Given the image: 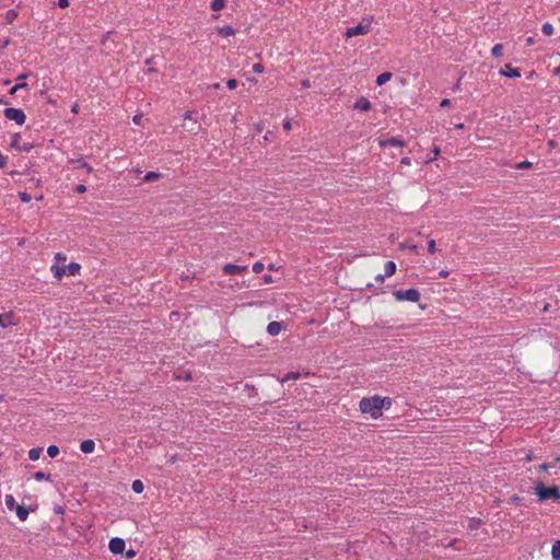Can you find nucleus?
Listing matches in <instances>:
<instances>
[{
    "label": "nucleus",
    "mask_w": 560,
    "mask_h": 560,
    "mask_svg": "<svg viewBox=\"0 0 560 560\" xmlns=\"http://www.w3.org/2000/svg\"><path fill=\"white\" fill-rule=\"evenodd\" d=\"M390 406L392 398L381 397L378 395L364 397L359 404L361 412L371 415L373 419H378L382 416L383 409H389Z\"/></svg>",
    "instance_id": "1"
},
{
    "label": "nucleus",
    "mask_w": 560,
    "mask_h": 560,
    "mask_svg": "<svg viewBox=\"0 0 560 560\" xmlns=\"http://www.w3.org/2000/svg\"><path fill=\"white\" fill-rule=\"evenodd\" d=\"M534 493L538 497L539 501H546L552 499L553 501H560V491L553 487H545L541 481H537L534 488Z\"/></svg>",
    "instance_id": "2"
},
{
    "label": "nucleus",
    "mask_w": 560,
    "mask_h": 560,
    "mask_svg": "<svg viewBox=\"0 0 560 560\" xmlns=\"http://www.w3.org/2000/svg\"><path fill=\"white\" fill-rule=\"evenodd\" d=\"M81 266L78 262H70L67 266H58L52 265L51 266V272L54 273V277L58 280H61V278L67 276H77L80 273Z\"/></svg>",
    "instance_id": "3"
},
{
    "label": "nucleus",
    "mask_w": 560,
    "mask_h": 560,
    "mask_svg": "<svg viewBox=\"0 0 560 560\" xmlns=\"http://www.w3.org/2000/svg\"><path fill=\"white\" fill-rule=\"evenodd\" d=\"M393 295L395 298L396 301L398 302H401V301H409V302H418L420 300V292L419 290L415 289V288H410L408 290H395L393 292Z\"/></svg>",
    "instance_id": "4"
},
{
    "label": "nucleus",
    "mask_w": 560,
    "mask_h": 560,
    "mask_svg": "<svg viewBox=\"0 0 560 560\" xmlns=\"http://www.w3.org/2000/svg\"><path fill=\"white\" fill-rule=\"evenodd\" d=\"M371 31V21H366L363 19L359 24L355 26L348 27L345 36L347 38H351L358 35H365Z\"/></svg>",
    "instance_id": "5"
},
{
    "label": "nucleus",
    "mask_w": 560,
    "mask_h": 560,
    "mask_svg": "<svg viewBox=\"0 0 560 560\" xmlns=\"http://www.w3.org/2000/svg\"><path fill=\"white\" fill-rule=\"evenodd\" d=\"M3 115L7 119L15 121L18 125H24L26 120L25 113L20 108L8 107L3 110Z\"/></svg>",
    "instance_id": "6"
},
{
    "label": "nucleus",
    "mask_w": 560,
    "mask_h": 560,
    "mask_svg": "<svg viewBox=\"0 0 560 560\" xmlns=\"http://www.w3.org/2000/svg\"><path fill=\"white\" fill-rule=\"evenodd\" d=\"M126 542L122 538L114 537L109 540L108 548L112 553L120 555L124 552Z\"/></svg>",
    "instance_id": "7"
},
{
    "label": "nucleus",
    "mask_w": 560,
    "mask_h": 560,
    "mask_svg": "<svg viewBox=\"0 0 560 560\" xmlns=\"http://www.w3.org/2000/svg\"><path fill=\"white\" fill-rule=\"evenodd\" d=\"M247 270V266H240L234 264H225L223 266V272L224 275L232 276V275H240Z\"/></svg>",
    "instance_id": "8"
},
{
    "label": "nucleus",
    "mask_w": 560,
    "mask_h": 560,
    "mask_svg": "<svg viewBox=\"0 0 560 560\" xmlns=\"http://www.w3.org/2000/svg\"><path fill=\"white\" fill-rule=\"evenodd\" d=\"M499 73L506 78H520L521 77L520 68H513L510 63H506L503 68H501Z\"/></svg>",
    "instance_id": "9"
},
{
    "label": "nucleus",
    "mask_w": 560,
    "mask_h": 560,
    "mask_svg": "<svg viewBox=\"0 0 560 560\" xmlns=\"http://www.w3.org/2000/svg\"><path fill=\"white\" fill-rule=\"evenodd\" d=\"M28 77V73H22L20 74L16 80L19 81L14 86L11 88L10 94H15L19 90L25 89L27 86V83L24 82V80Z\"/></svg>",
    "instance_id": "10"
},
{
    "label": "nucleus",
    "mask_w": 560,
    "mask_h": 560,
    "mask_svg": "<svg viewBox=\"0 0 560 560\" xmlns=\"http://www.w3.org/2000/svg\"><path fill=\"white\" fill-rule=\"evenodd\" d=\"M388 145H390V147H404L405 145V141H402V140L398 139V138H395V137H392V138H388V139L380 141V147L386 148Z\"/></svg>",
    "instance_id": "11"
},
{
    "label": "nucleus",
    "mask_w": 560,
    "mask_h": 560,
    "mask_svg": "<svg viewBox=\"0 0 560 560\" xmlns=\"http://www.w3.org/2000/svg\"><path fill=\"white\" fill-rule=\"evenodd\" d=\"M282 328H283L282 322H270L267 326V332L270 336H277L280 334Z\"/></svg>",
    "instance_id": "12"
},
{
    "label": "nucleus",
    "mask_w": 560,
    "mask_h": 560,
    "mask_svg": "<svg viewBox=\"0 0 560 560\" xmlns=\"http://www.w3.org/2000/svg\"><path fill=\"white\" fill-rule=\"evenodd\" d=\"M69 163L75 164L77 168L85 170L86 173L93 172V167L89 163L84 162L82 158L71 159V160H69Z\"/></svg>",
    "instance_id": "13"
},
{
    "label": "nucleus",
    "mask_w": 560,
    "mask_h": 560,
    "mask_svg": "<svg viewBox=\"0 0 560 560\" xmlns=\"http://www.w3.org/2000/svg\"><path fill=\"white\" fill-rule=\"evenodd\" d=\"M94 448H95V442L91 439H86V440L82 441L80 444L81 452H83L85 454L92 453L94 451Z\"/></svg>",
    "instance_id": "14"
},
{
    "label": "nucleus",
    "mask_w": 560,
    "mask_h": 560,
    "mask_svg": "<svg viewBox=\"0 0 560 560\" xmlns=\"http://www.w3.org/2000/svg\"><path fill=\"white\" fill-rule=\"evenodd\" d=\"M32 510L33 509H31V508H26L24 505H19L15 509L16 516L19 517L20 521L24 522L27 520L30 511H32Z\"/></svg>",
    "instance_id": "15"
},
{
    "label": "nucleus",
    "mask_w": 560,
    "mask_h": 560,
    "mask_svg": "<svg viewBox=\"0 0 560 560\" xmlns=\"http://www.w3.org/2000/svg\"><path fill=\"white\" fill-rule=\"evenodd\" d=\"M354 108L363 110V112L370 110L371 109V102L368 98H365V97H361V98H359L355 102Z\"/></svg>",
    "instance_id": "16"
},
{
    "label": "nucleus",
    "mask_w": 560,
    "mask_h": 560,
    "mask_svg": "<svg viewBox=\"0 0 560 560\" xmlns=\"http://www.w3.org/2000/svg\"><path fill=\"white\" fill-rule=\"evenodd\" d=\"M217 32L221 37H229L235 34V30L230 25L218 27Z\"/></svg>",
    "instance_id": "17"
},
{
    "label": "nucleus",
    "mask_w": 560,
    "mask_h": 560,
    "mask_svg": "<svg viewBox=\"0 0 560 560\" xmlns=\"http://www.w3.org/2000/svg\"><path fill=\"white\" fill-rule=\"evenodd\" d=\"M396 272V264L393 260H388L384 265V276L392 277Z\"/></svg>",
    "instance_id": "18"
},
{
    "label": "nucleus",
    "mask_w": 560,
    "mask_h": 560,
    "mask_svg": "<svg viewBox=\"0 0 560 560\" xmlns=\"http://www.w3.org/2000/svg\"><path fill=\"white\" fill-rule=\"evenodd\" d=\"M4 503L9 511H15L16 506H19V504L16 503V501L12 494L5 495Z\"/></svg>",
    "instance_id": "19"
},
{
    "label": "nucleus",
    "mask_w": 560,
    "mask_h": 560,
    "mask_svg": "<svg viewBox=\"0 0 560 560\" xmlns=\"http://www.w3.org/2000/svg\"><path fill=\"white\" fill-rule=\"evenodd\" d=\"M12 325V313H5L0 315V326L8 327Z\"/></svg>",
    "instance_id": "20"
},
{
    "label": "nucleus",
    "mask_w": 560,
    "mask_h": 560,
    "mask_svg": "<svg viewBox=\"0 0 560 560\" xmlns=\"http://www.w3.org/2000/svg\"><path fill=\"white\" fill-rule=\"evenodd\" d=\"M560 462V457H556L555 460L552 463H545V464H541L537 467V470L539 472H545V471H548L549 468L551 467H556L557 463Z\"/></svg>",
    "instance_id": "21"
},
{
    "label": "nucleus",
    "mask_w": 560,
    "mask_h": 560,
    "mask_svg": "<svg viewBox=\"0 0 560 560\" xmlns=\"http://www.w3.org/2000/svg\"><path fill=\"white\" fill-rule=\"evenodd\" d=\"M392 75L393 74L390 72H383V73L378 74L376 78V84L377 85L385 84L386 82H388L392 79Z\"/></svg>",
    "instance_id": "22"
},
{
    "label": "nucleus",
    "mask_w": 560,
    "mask_h": 560,
    "mask_svg": "<svg viewBox=\"0 0 560 560\" xmlns=\"http://www.w3.org/2000/svg\"><path fill=\"white\" fill-rule=\"evenodd\" d=\"M42 452H43L42 447H33L28 451V458L31 460H37V459H39Z\"/></svg>",
    "instance_id": "23"
},
{
    "label": "nucleus",
    "mask_w": 560,
    "mask_h": 560,
    "mask_svg": "<svg viewBox=\"0 0 560 560\" xmlns=\"http://www.w3.org/2000/svg\"><path fill=\"white\" fill-rule=\"evenodd\" d=\"M226 4V0H212L210 3V9L212 11H220L222 10Z\"/></svg>",
    "instance_id": "24"
},
{
    "label": "nucleus",
    "mask_w": 560,
    "mask_h": 560,
    "mask_svg": "<svg viewBox=\"0 0 560 560\" xmlns=\"http://www.w3.org/2000/svg\"><path fill=\"white\" fill-rule=\"evenodd\" d=\"M19 13L14 9H10L4 14V20L8 24L12 23L16 18Z\"/></svg>",
    "instance_id": "25"
},
{
    "label": "nucleus",
    "mask_w": 560,
    "mask_h": 560,
    "mask_svg": "<svg viewBox=\"0 0 560 560\" xmlns=\"http://www.w3.org/2000/svg\"><path fill=\"white\" fill-rule=\"evenodd\" d=\"M482 524V521L480 518H477V517H471L469 521H468V526L467 528L469 530H475L477 528H479V526Z\"/></svg>",
    "instance_id": "26"
},
{
    "label": "nucleus",
    "mask_w": 560,
    "mask_h": 560,
    "mask_svg": "<svg viewBox=\"0 0 560 560\" xmlns=\"http://www.w3.org/2000/svg\"><path fill=\"white\" fill-rule=\"evenodd\" d=\"M34 479L37 480V481H42V480H48V481H51V475L48 474V472H44V471H36L34 475H33Z\"/></svg>",
    "instance_id": "27"
},
{
    "label": "nucleus",
    "mask_w": 560,
    "mask_h": 560,
    "mask_svg": "<svg viewBox=\"0 0 560 560\" xmlns=\"http://www.w3.org/2000/svg\"><path fill=\"white\" fill-rule=\"evenodd\" d=\"M551 556L553 560H560V540L552 545Z\"/></svg>",
    "instance_id": "28"
},
{
    "label": "nucleus",
    "mask_w": 560,
    "mask_h": 560,
    "mask_svg": "<svg viewBox=\"0 0 560 560\" xmlns=\"http://www.w3.org/2000/svg\"><path fill=\"white\" fill-rule=\"evenodd\" d=\"M161 177H162V174L159 173V172H148L144 175L143 180L144 182H152V180L160 179Z\"/></svg>",
    "instance_id": "29"
},
{
    "label": "nucleus",
    "mask_w": 560,
    "mask_h": 560,
    "mask_svg": "<svg viewBox=\"0 0 560 560\" xmlns=\"http://www.w3.org/2000/svg\"><path fill=\"white\" fill-rule=\"evenodd\" d=\"M131 489L136 493H141L144 489L141 480L137 479L132 481Z\"/></svg>",
    "instance_id": "30"
},
{
    "label": "nucleus",
    "mask_w": 560,
    "mask_h": 560,
    "mask_svg": "<svg viewBox=\"0 0 560 560\" xmlns=\"http://www.w3.org/2000/svg\"><path fill=\"white\" fill-rule=\"evenodd\" d=\"M503 52V45L502 44H495L491 49V55L494 58L501 57Z\"/></svg>",
    "instance_id": "31"
},
{
    "label": "nucleus",
    "mask_w": 560,
    "mask_h": 560,
    "mask_svg": "<svg viewBox=\"0 0 560 560\" xmlns=\"http://www.w3.org/2000/svg\"><path fill=\"white\" fill-rule=\"evenodd\" d=\"M541 32L545 36H551L553 34V26L549 22H546L541 26Z\"/></svg>",
    "instance_id": "32"
},
{
    "label": "nucleus",
    "mask_w": 560,
    "mask_h": 560,
    "mask_svg": "<svg viewBox=\"0 0 560 560\" xmlns=\"http://www.w3.org/2000/svg\"><path fill=\"white\" fill-rule=\"evenodd\" d=\"M47 454L51 458L56 457L59 454V447L57 445H49L47 448Z\"/></svg>",
    "instance_id": "33"
},
{
    "label": "nucleus",
    "mask_w": 560,
    "mask_h": 560,
    "mask_svg": "<svg viewBox=\"0 0 560 560\" xmlns=\"http://www.w3.org/2000/svg\"><path fill=\"white\" fill-rule=\"evenodd\" d=\"M20 140H21V135L20 133H14L12 136V141H11V147L19 150L20 149Z\"/></svg>",
    "instance_id": "34"
},
{
    "label": "nucleus",
    "mask_w": 560,
    "mask_h": 560,
    "mask_svg": "<svg viewBox=\"0 0 560 560\" xmlns=\"http://www.w3.org/2000/svg\"><path fill=\"white\" fill-rule=\"evenodd\" d=\"M532 167V162L529 161H523L515 164L516 170H526Z\"/></svg>",
    "instance_id": "35"
},
{
    "label": "nucleus",
    "mask_w": 560,
    "mask_h": 560,
    "mask_svg": "<svg viewBox=\"0 0 560 560\" xmlns=\"http://www.w3.org/2000/svg\"><path fill=\"white\" fill-rule=\"evenodd\" d=\"M196 115H197L196 110H187L184 114V119H189V120H194V122H197Z\"/></svg>",
    "instance_id": "36"
},
{
    "label": "nucleus",
    "mask_w": 560,
    "mask_h": 560,
    "mask_svg": "<svg viewBox=\"0 0 560 560\" xmlns=\"http://www.w3.org/2000/svg\"><path fill=\"white\" fill-rule=\"evenodd\" d=\"M34 144L33 143H30V142H26V143H23L20 145V149L19 151H22V152H30L31 150L34 149Z\"/></svg>",
    "instance_id": "37"
},
{
    "label": "nucleus",
    "mask_w": 560,
    "mask_h": 560,
    "mask_svg": "<svg viewBox=\"0 0 560 560\" xmlns=\"http://www.w3.org/2000/svg\"><path fill=\"white\" fill-rule=\"evenodd\" d=\"M265 266L262 262L260 261H256L254 265H253V271L255 273H260L262 270H264Z\"/></svg>",
    "instance_id": "38"
},
{
    "label": "nucleus",
    "mask_w": 560,
    "mask_h": 560,
    "mask_svg": "<svg viewBox=\"0 0 560 560\" xmlns=\"http://www.w3.org/2000/svg\"><path fill=\"white\" fill-rule=\"evenodd\" d=\"M226 85H228L229 89L234 90V89L237 88L238 81L236 79H229L226 81Z\"/></svg>",
    "instance_id": "39"
},
{
    "label": "nucleus",
    "mask_w": 560,
    "mask_h": 560,
    "mask_svg": "<svg viewBox=\"0 0 560 560\" xmlns=\"http://www.w3.org/2000/svg\"><path fill=\"white\" fill-rule=\"evenodd\" d=\"M428 252H429L430 254H433V253H435V252H436V246H435V241H434V240H430V241L428 242Z\"/></svg>",
    "instance_id": "40"
},
{
    "label": "nucleus",
    "mask_w": 560,
    "mask_h": 560,
    "mask_svg": "<svg viewBox=\"0 0 560 560\" xmlns=\"http://www.w3.org/2000/svg\"><path fill=\"white\" fill-rule=\"evenodd\" d=\"M252 69L258 74L264 72V66L261 63H254Z\"/></svg>",
    "instance_id": "41"
},
{
    "label": "nucleus",
    "mask_w": 560,
    "mask_h": 560,
    "mask_svg": "<svg viewBox=\"0 0 560 560\" xmlns=\"http://www.w3.org/2000/svg\"><path fill=\"white\" fill-rule=\"evenodd\" d=\"M19 196L23 202H28L31 200V196L25 191L19 192Z\"/></svg>",
    "instance_id": "42"
},
{
    "label": "nucleus",
    "mask_w": 560,
    "mask_h": 560,
    "mask_svg": "<svg viewBox=\"0 0 560 560\" xmlns=\"http://www.w3.org/2000/svg\"><path fill=\"white\" fill-rule=\"evenodd\" d=\"M299 376H300V374H299V373H293V372H291V373H288V374L283 377V380H282V381H283V382H285V381H289V380H291V378L296 380Z\"/></svg>",
    "instance_id": "43"
},
{
    "label": "nucleus",
    "mask_w": 560,
    "mask_h": 560,
    "mask_svg": "<svg viewBox=\"0 0 560 560\" xmlns=\"http://www.w3.org/2000/svg\"><path fill=\"white\" fill-rule=\"evenodd\" d=\"M8 163V156L0 152V168H4Z\"/></svg>",
    "instance_id": "44"
},
{
    "label": "nucleus",
    "mask_w": 560,
    "mask_h": 560,
    "mask_svg": "<svg viewBox=\"0 0 560 560\" xmlns=\"http://www.w3.org/2000/svg\"><path fill=\"white\" fill-rule=\"evenodd\" d=\"M11 40L10 38H3V39H0V49H3L5 47H8L10 45Z\"/></svg>",
    "instance_id": "45"
},
{
    "label": "nucleus",
    "mask_w": 560,
    "mask_h": 560,
    "mask_svg": "<svg viewBox=\"0 0 560 560\" xmlns=\"http://www.w3.org/2000/svg\"><path fill=\"white\" fill-rule=\"evenodd\" d=\"M57 4L61 9L68 8L69 7V0H58Z\"/></svg>",
    "instance_id": "46"
},
{
    "label": "nucleus",
    "mask_w": 560,
    "mask_h": 560,
    "mask_svg": "<svg viewBox=\"0 0 560 560\" xmlns=\"http://www.w3.org/2000/svg\"><path fill=\"white\" fill-rule=\"evenodd\" d=\"M75 191H77L78 194H83V192H85V191H86V187H85V185H83V184L78 185V186L75 187Z\"/></svg>",
    "instance_id": "47"
},
{
    "label": "nucleus",
    "mask_w": 560,
    "mask_h": 560,
    "mask_svg": "<svg viewBox=\"0 0 560 560\" xmlns=\"http://www.w3.org/2000/svg\"><path fill=\"white\" fill-rule=\"evenodd\" d=\"M536 78H537V73H536V71H534V70L529 71V72L526 74V79H527V80H534V79H536Z\"/></svg>",
    "instance_id": "48"
},
{
    "label": "nucleus",
    "mask_w": 560,
    "mask_h": 560,
    "mask_svg": "<svg viewBox=\"0 0 560 560\" xmlns=\"http://www.w3.org/2000/svg\"><path fill=\"white\" fill-rule=\"evenodd\" d=\"M410 163H411V160H410V158H408V156H405V158H402V159L400 160V165H406V166H408V165H410Z\"/></svg>",
    "instance_id": "49"
},
{
    "label": "nucleus",
    "mask_w": 560,
    "mask_h": 560,
    "mask_svg": "<svg viewBox=\"0 0 560 560\" xmlns=\"http://www.w3.org/2000/svg\"><path fill=\"white\" fill-rule=\"evenodd\" d=\"M264 283H271L272 282V276L271 275H264L262 276Z\"/></svg>",
    "instance_id": "50"
},
{
    "label": "nucleus",
    "mask_w": 560,
    "mask_h": 560,
    "mask_svg": "<svg viewBox=\"0 0 560 560\" xmlns=\"http://www.w3.org/2000/svg\"><path fill=\"white\" fill-rule=\"evenodd\" d=\"M450 104H451V101L448 98H443L440 103V106L447 107V106H450Z\"/></svg>",
    "instance_id": "51"
},
{
    "label": "nucleus",
    "mask_w": 560,
    "mask_h": 560,
    "mask_svg": "<svg viewBox=\"0 0 560 560\" xmlns=\"http://www.w3.org/2000/svg\"><path fill=\"white\" fill-rule=\"evenodd\" d=\"M386 276H384V273H378L376 277H375V281L378 282V283H382L384 281Z\"/></svg>",
    "instance_id": "52"
},
{
    "label": "nucleus",
    "mask_w": 560,
    "mask_h": 560,
    "mask_svg": "<svg viewBox=\"0 0 560 560\" xmlns=\"http://www.w3.org/2000/svg\"><path fill=\"white\" fill-rule=\"evenodd\" d=\"M54 511H55L56 514H63L65 513V509L62 506H60V505L55 506Z\"/></svg>",
    "instance_id": "53"
},
{
    "label": "nucleus",
    "mask_w": 560,
    "mask_h": 560,
    "mask_svg": "<svg viewBox=\"0 0 560 560\" xmlns=\"http://www.w3.org/2000/svg\"><path fill=\"white\" fill-rule=\"evenodd\" d=\"M448 275H450V272L447 270H441L439 272L440 278H447Z\"/></svg>",
    "instance_id": "54"
},
{
    "label": "nucleus",
    "mask_w": 560,
    "mask_h": 560,
    "mask_svg": "<svg viewBox=\"0 0 560 560\" xmlns=\"http://www.w3.org/2000/svg\"><path fill=\"white\" fill-rule=\"evenodd\" d=\"M283 128H284L285 130H290V129L292 128L291 122H290L289 120L284 121V124H283Z\"/></svg>",
    "instance_id": "55"
},
{
    "label": "nucleus",
    "mask_w": 560,
    "mask_h": 560,
    "mask_svg": "<svg viewBox=\"0 0 560 560\" xmlns=\"http://www.w3.org/2000/svg\"><path fill=\"white\" fill-rule=\"evenodd\" d=\"M408 248L412 253H418V246L417 245H409Z\"/></svg>",
    "instance_id": "56"
},
{
    "label": "nucleus",
    "mask_w": 560,
    "mask_h": 560,
    "mask_svg": "<svg viewBox=\"0 0 560 560\" xmlns=\"http://www.w3.org/2000/svg\"><path fill=\"white\" fill-rule=\"evenodd\" d=\"M135 555H136V552L133 550H128L127 553H126V557L128 559H130V558L135 557Z\"/></svg>",
    "instance_id": "57"
},
{
    "label": "nucleus",
    "mask_w": 560,
    "mask_h": 560,
    "mask_svg": "<svg viewBox=\"0 0 560 560\" xmlns=\"http://www.w3.org/2000/svg\"><path fill=\"white\" fill-rule=\"evenodd\" d=\"M301 84H302L303 88H310L311 86L310 80H303L301 82Z\"/></svg>",
    "instance_id": "58"
},
{
    "label": "nucleus",
    "mask_w": 560,
    "mask_h": 560,
    "mask_svg": "<svg viewBox=\"0 0 560 560\" xmlns=\"http://www.w3.org/2000/svg\"><path fill=\"white\" fill-rule=\"evenodd\" d=\"M511 501H512L513 503H518V502L521 501V498H520L518 495H513V497L511 498Z\"/></svg>",
    "instance_id": "59"
},
{
    "label": "nucleus",
    "mask_w": 560,
    "mask_h": 560,
    "mask_svg": "<svg viewBox=\"0 0 560 560\" xmlns=\"http://www.w3.org/2000/svg\"><path fill=\"white\" fill-rule=\"evenodd\" d=\"M432 152L434 154V158H436L440 154L441 151H440V149L438 147H434Z\"/></svg>",
    "instance_id": "60"
},
{
    "label": "nucleus",
    "mask_w": 560,
    "mask_h": 560,
    "mask_svg": "<svg viewBox=\"0 0 560 560\" xmlns=\"http://www.w3.org/2000/svg\"><path fill=\"white\" fill-rule=\"evenodd\" d=\"M548 145L551 147V148H555L556 147V141L555 140H549L548 141Z\"/></svg>",
    "instance_id": "61"
},
{
    "label": "nucleus",
    "mask_w": 560,
    "mask_h": 560,
    "mask_svg": "<svg viewBox=\"0 0 560 560\" xmlns=\"http://www.w3.org/2000/svg\"><path fill=\"white\" fill-rule=\"evenodd\" d=\"M211 88L213 90H219L220 89V83H214V84L211 85Z\"/></svg>",
    "instance_id": "62"
},
{
    "label": "nucleus",
    "mask_w": 560,
    "mask_h": 560,
    "mask_svg": "<svg viewBox=\"0 0 560 560\" xmlns=\"http://www.w3.org/2000/svg\"><path fill=\"white\" fill-rule=\"evenodd\" d=\"M140 119H141V117H140V116H137V115H136V116L133 117V121H135L136 124H139Z\"/></svg>",
    "instance_id": "63"
},
{
    "label": "nucleus",
    "mask_w": 560,
    "mask_h": 560,
    "mask_svg": "<svg viewBox=\"0 0 560 560\" xmlns=\"http://www.w3.org/2000/svg\"><path fill=\"white\" fill-rule=\"evenodd\" d=\"M71 110H72V113H75V114H77V113L79 112L78 105L75 104V105L72 107V109H71Z\"/></svg>",
    "instance_id": "64"
}]
</instances>
